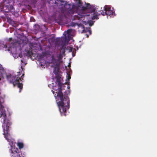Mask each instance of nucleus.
Returning a JSON list of instances; mask_svg holds the SVG:
<instances>
[{"label": "nucleus", "mask_w": 157, "mask_h": 157, "mask_svg": "<svg viewBox=\"0 0 157 157\" xmlns=\"http://www.w3.org/2000/svg\"><path fill=\"white\" fill-rule=\"evenodd\" d=\"M11 114L10 113H9V116H10V115H11Z\"/></svg>", "instance_id": "a211bd4d"}, {"label": "nucleus", "mask_w": 157, "mask_h": 157, "mask_svg": "<svg viewBox=\"0 0 157 157\" xmlns=\"http://www.w3.org/2000/svg\"><path fill=\"white\" fill-rule=\"evenodd\" d=\"M96 8V10L95 12L97 13V18L95 19H98V14H101L103 16L107 15V18H108L109 16L110 17H113L116 15L115 13V11L114 8L112 7L111 6L109 5H105L103 7V10H98V9L97 8L98 6H95Z\"/></svg>", "instance_id": "39448f33"}, {"label": "nucleus", "mask_w": 157, "mask_h": 157, "mask_svg": "<svg viewBox=\"0 0 157 157\" xmlns=\"http://www.w3.org/2000/svg\"><path fill=\"white\" fill-rule=\"evenodd\" d=\"M86 37H88L89 36H88V34H86Z\"/></svg>", "instance_id": "dca6fc26"}, {"label": "nucleus", "mask_w": 157, "mask_h": 157, "mask_svg": "<svg viewBox=\"0 0 157 157\" xmlns=\"http://www.w3.org/2000/svg\"><path fill=\"white\" fill-rule=\"evenodd\" d=\"M4 69L2 67V65L0 64V72L2 73V72L3 71Z\"/></svg>", "instance_id": "ddd939ff"}, {"label": "nucleus", "mask_w": 157, "mask_h": 157, "mask_svg": "<svg viewBox=\"0 0 157 157\" xmlns=\"http://www.w3.org/2000/svg\"><path fill=\"white\" fill-rule=\"evenodd\" d=\"M46 30H47V28H46Z\"/></svg>", "instance_id": "412c9836"}, {"label": "nucleus", "mask_w": 157, "mask_h": 157, "mask_svg": "<svg viewBox=\"0 0 157 157\" xmlns=\"http://www.w3.org/2000/svg\"><path fill=\"white\" fill-rule=\"evenodd\" d=\"M67 79L66 81L65 82V84H67V88L68 89H69L70 88V82H69L70 79L71 78V76L68 73H67Z\"/></svg>", "instance_id": "6e6552de"}, {"label": "nucleus", "mask_w": 157, "mask_h": 157, "mask_svg": "<svg viewBox=\"0 0 157 157\" xmlns=\"http://www.w3.org/2000/svg\"><path fill=\"white\" fill-rule=\"evenodd\" d=\"M5 95L1 94L0 90V118L2 123V127L3 132V135L5 138L9 142L10 147H15L16 142L15 140L10 136L9 134L10 126L11 125L10 118L7 117L5 108L3 106V103L4 101Z\"/></svg>", "instance_id": "7ed1b4c3"}, {"label": "nucleus", "mask_w": 157, "mask_h": 157, "mask_svg": "<svg viewBox=\"0 0 157 157\" xmlns=\"http://www.w3.org/2000/svg\"><path fill=\"white\" fill-rule=\"evenodd\" d=\"M17 145L18 147H23L24 144L23 141L21 140H18L17 143Z\"/></svg>", "instance_id": "1a4fd4ad"}, {"label": "nucleus", "mask_w": 157, "mask_h": 157, "mask_svg": "<svg viewBox=\"0 0 157 157\" xmlns=\"http://www.w3.org/2000/svg\"><path fill=\"white\" fill-rule=\"evenodd\" d=\"M33 28L34 30H35L36 32H38L39 30L40 26L36 24L34 25Z\"/></svg>", "instance_id": "f8f14e48"}, {"label": "nucleus", "mask_w": 157, "mask_h": 157, "mask_svg": "<svg viewBox=\"0 0 157 157\" xmlns=\"http://www.w3.org/2000/svg\"><path fill=\"white\" fill-rule=\"evenodd\" d=\"M55 21L56 22L60 25H63L65 23L63 17L61 16H59L57 19H56Z\"/></svg>", "instance_id": "0eeeda50"}, {"label": "nucleus", "mask_w": 157, "mask_h": 157, "mask_svg": "<svg viewBox=\"0 0 157 157\" xmlns=\"http://www.w3.org/2000/svg\"><path fill=\"white\" fill-rule=\"evenodd\" d=\"M8 29H6V32H8Z\"/></svg>", "instance_id": "6ab92c4d"}, {"label": "nucleus", "mask_w": 157, "mask_h": 157, "mask_svg": "<svg viewBox=\"0 0 157 157\" xmlns=\"http://www.w3.org/2000/svg\"><path fill=\"white\" fill-rule=\"evenodd\" d=\"M22 72H21V73ZM21 72L15 73L13 71H10L8 73L6 74V78L7 81L10 83H12L14 86L17 85V87L19 88V92H21V90L23 88V84L20 83L19 82L21 81L23 79V77L24 74L23 73L22 76L20 77Z\"/></svg>", "instance_id": "20e7f679"}, {"label": "nucleus", "mask_w": 157, "mask_h": 157, "mask_svg": "<svg viewBox=\"0 0 157 157\" xmlns=\"http://www.w3.org/2000/svg\"><path fill=\"white\" fill-rule=\"evenodd\" d=\"M65 94L67 95H69L70 93V90H68L66 91L65 92Z\"/></svg>", "instance_id": "4468645a"}, {"label": "nucleus", "mask_w": 157, "mask_h": 157, "mask_svg": "<svg viewBox=\"0 0 157 157\" xmlns=\"http://www.w3.org/2000/svg\"><path fill=\"white\" fill-rule=\"evenodd\" d=\"M61 41L62 46L59 53L55 52L52 56L51 55L38 54L37 59L39 62V65L42 68L47 67L50 64L54 65L53 73L56 75L55 84L52 83L53 89L52 90L56 98V101L61 115L66 116L67 111L70 108V100L68 96H63L62 91L65 87L63 83V78L59 71V65L62 63V59L65 56L66 46L70 40H59Z\"/></svg>", "instance_id": "f257e3e1"}, {"label": "nucleus", "mask_w": 157, "mask_h": 157, "mask_svg": "<svg viewBox=\"0 0 157 157\" xmlns=\"http://www.w3.org/2000/svg\"><path fill=\"white\" fill-rule=\"evenodd\" d=\"M44 27L45 28H46V27H45V25H44Z\"/></svg>", "instance_id": "aec40b11"}, {"label": "nucleus", "mask_w": 157, "mask_h": 157, "mask_svg": "<svg viewBox=\"0 0 157 157\" xmlns=\"http://www.w3.org/2000/svg\"><path fill=\"white\" fill-rule=\"evenodd\" d=\"M52 79H53V81H54V78H53V76H52Z\"/></svg>", "instance_id": "f3484780"}, {"label": "nucleus", "mask_w": 157, "mask_h": 157, "mask_svg": "<svg viewBox=\"0 0 157 157\" xmlns=\"http://www.w3.org/2000/svg\"><path fill=\"white\" fill-rule=\"evenodd\" d=\"M11 148L10 150L12 157H23L22 155L21 148Z\"/></svg>", "instance_id": "423d86ee"}, {"label": "nucleus", "mask_w": 157, "mask_h": 157, "mask_svg": "<svg viewBox=\"0 0 157 157\" xmlns=\"http://www.w3.org/2000/svg\"><path fill=\"white\" fill-rule=\"evenodd\" d=\"M21 69L22 71L23 70V67L24 66L27 64V62L26 60L24 58H22L21 60Z\"/></svg>", "instance_id": "9d476101"}, {"label": "nucleus", "mask_w": 157, "mask_h": 157, "mask_svg": "<svg viewBox=\"0 0 157 157\" xmlns=\"http://www.w3.org/2000/svg\"><path fill=\"white\" fill-rule=\"evenodd\" d=\"M51 86H52V85L51 84H49L48 85V86L49 87H50Z\"/></svg>", "instance_id": "2eb2a0df"}, {"label": "nucleus", "mask_w": 157, "mask_h": 157, "mask_svg": "<svg viewBox=\"0 0 157 157\" xmlns=\"http://www.w3.org/2000/svg\"><path fill=\"white\" fill-rule=\"evenodd\" d=\"M35 48L32 43H28L26 40L25 42L22 40L21 43H14L10 46L5 42L0 41V49L10 51L15 59L22 57V54L27 57L34 56L33 51Z\"/></svg>", "instance_id": "f03ea898"}, {"label": "nucleus", "mask_w": 157, "mask_h": 157, "mask_svg": "<svg viewBox=\"0 0 157 157\" xmlns=\"http://www.w3.org/2000/svg\"><path fill=\"white\" fill-rule=\"evenodd\" d=\"M66 49L68 50L69 52H72V55L73 57H74L75 56V55H74L73 54V51L75 49H73L72 48L70 47L68 48V47H67Z\"/></svg>", "instance_id": "9b49d317"}, {"label": "nucleus", "mask_w": 157, "mask_h": 157, "mask_svg": "<svg viewBox=\"0 0 157 157\" xmlns=\"http://www.w3.org/2000/svg\"><path fill=\"white\" fill-rule=\"evenodd\" d=\"M52 65H51V66L52 67Z\"/></svg>", "instance_id": "4be33fe9"}]
</instances>
